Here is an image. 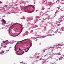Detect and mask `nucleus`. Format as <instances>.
<instances>
[{"label": "nucleus", "mask_w": 64, "mask_h": 64, "mask_svg": "<svg viewBox=\"0 0 64 64\" xmlns=\"http://www.w3.org/2000/svg\"><path fill=\"white\" fill-rule=\"evenodd\" d=\"M30 45H31V44H30Z\"/></svg>", "instance_id": "49530a36"}, {"label": "nucleus", "mask_w": 64, "mask_h": 64, "mask_svg": "<svg viewBox=\"0 0 64 64\" xmlns=\"http://www.w3.org/2000/svg\"><path fill=\"white\" fill-rule=\"evenodd\" d=\"M2 52H0V54H2Z\"/></svg>", "instance_id": "bb28decb"}, {"label": "nucleus", "mask_w": 64, "mask_h": 64, "mask_svg": "<svg viewBox=\"0 0 64 64\" xmlns=\"http://www.w3.org/2000/svg\"><path fill=\"white\" fill-rule=\"evenodd\" d=\"M40 44H41V43H40Z\"/></svg>", "instance_id": "ea45409f"}, {"label": "nucleus", "mask_w": 64, "mask_h": 64, "mask_svg": "<svg viewBox=\"0 0 64 64\" xmlns=\"http://www.w3.org/2000/svg\"><path fill=\"white\" fill-rule=\"evenodd\" d=\"M18 50H21V48H19L18 49Z\"/></svg>", "instance_id": "b1692460"}, {"label": "nucleus", "mask_w": 64, "mask_h": 64, "mask_svg": "<svg viewBox=\"0 0 64 64\" xmlns=\"http://www.w3.org/2000/svg\"><path fill=\"white\" fill-rule=\"evenodd\" d=\"M1 3H2V2L1 1H0V4H1Z\"/></svg>", "instance_id": "4468645a"}, {"label": "nucleus", "mask_w": 64, "mask_h": 64, "mask_svg": "<svg viewBox=\"0 0 64 64\" xmlns=\"http://www.w3.org/2000/svg\"><path fill=\"white\" fill-rule=\"evenodd\" d=\"M50 48H51V49H53V48H54V46L52 47H50Z\"/></svg>", "instance_id": "9b49d317"}, {"label": "nucleus", "mask_w": 64, "mask_h": 64, "mask_svg": "<svg viewBox=\"0 0 64 64\" xmlns=\"http://www.w3.org/2000/svg\"><path fill=\"white\" fill-rule=\"evenodd\" d=\"M46 56V55L44 56V57H45V56Z\"/></svg>", "instance_id": "c9c22d12"}, {"label": "nucleus", "mask_w": 64, "mask_h": 64, "mask_svg": "<svg viewBox=\"0 0 64 64\" xmlns=\"http://www.w3.org/2000/svg\"><path fill=\"white\" fill-rule=\"evenodd\" d=\"M4 48H6V46H4Z\"/></svg>", "instance_id": "a878e982"}, {"label": "nucleus", "mask_w": 64, "mask_h": 64, "mask_svg": "<svg viewBox=\"0 0 64 64\" xmlns=\"http://www.w3.org/2000/svg\"><path fill=\"white\" fill-rule=\"evenodd\" d=\"M28 39H25V40H28Z\"/></svg>", "instance_id": "473e14b6"}, {"label": "nucleus", "mask_w": 64, "mask_h": 64, "mask_svg": "<svg viewBox=\"0 0 64 64\" xmlns=\"http://www.w3.org/2000/svg\"><path fill=\"white\" fill-rule=\"evenodd\" d=\"M60 22H62V20H60Z\"/></svg>", "instance_id": "cd10ccee"}, {"label": "nucleus", "mask_w": 64, "mask_h": 64, "mask_svg": "<svg viewBox=\"0 0 64 64\" xmlns=\"http://www.w3.org/2000/svg\"><path fill=\"white\" fill-rule=\"evenodd\" d=\"M10 48H11V47H10Z\"/></svg>", "instance_id": "e433bc0d"}, {"label": "nucleus", "mask_w": 64, "mask_h": 64, "mask_svg": "<svg viewBox=\"0 0 64 64\" xmlns=\"http://www.w3.org/2000/svg\"><path fill=\"white\" fill-rule=\"evenodd\" d=\"M29 48H30V47L29 48H28V49H29Z\"/></svg>", "instance_id": "f704fd0d"}, {"label": "nucleus", "mask_w": 64, "mask_h": 64, "mask_svg": "<svg viewBox=\"0 0 64 64\" xmlns=\"http://www.w3.org/2000/svg\"><path fill=\"white\" fill-rule=\"evenodd\" d=\"M29 6H30V5L27 6V7H29Z\"/></svg>", "instance_id": "2f4dec72"}, {"label": "nucleus", "mask_w": 64, "mask_h": 64, "mask_svg": "<svg viewBox=\"0 0 64 64\" xmlns=\"http://www.w3.org/2000/svg\"><path fill=\"white\" fill-rule=\"evenodd\" d=\"M2 53H4V51H5L2 50Z\"/></svg>", "instance_id": "f8f14e48"}, {"label": "nucleus", "mask_w": 64, "mask_h": 64, "mask_svg": "<svg viewBox=\"0 0 64 64\" xmlns=\"http://www.w3.org/2000/svg\"><path fill=\"white\" fill-rule=\"evenodd\" d=\"M58 45H60V44H58Z\"/></svg>", "instance_id": "37998d69"}, {"label": "nucleus", "mask_w": 64, "mask_h": 64, "mask_svg": "<svg viewBox=\"0 0 64 64\" xmlns=\"http://www.w3.org/2000/svg\"><path fill=\"white\" fill-rule=\"evenodd\" d=\"M43 52H45V50H44Z\"/></svg>", "instance_id": "393cba45"}, {"label": "nucleus", "mask_w": 64, "mask_h": 64, "mask_svg": "<svg viewBox=\"0 0 64 64\" xmlns=\"http://www.w3.org/2000/svg\"><path fill=\"white\" fill-rule=\"evenodd\" d=\"M24 41V40H22V41H20V42H23V41Z\"/></svg>", "instance_id": "5701e85b"}, {"label": "nucleus", "mask_w": 64, "mask_h": 64, "mask_svg": "<svg viewBox=\"0 0 64 64\" xmlns=\"http://www.w3.org/2000/svg\"><path fill=\"white\" fill-rule=\"evenodd\" d=\"M32 6H33H33L32 5H30Z\"/></svg>", "instance_id": "c756f323"}, {"label": "nucleus", "mask_w": 64, "mask_h": 64, "mask_svg": "<svg viewBox=\"0 0 64 64\" xmlns=\"http://www.w3.org/2000/svg\"><path fill=\"white\" fill-rule=\"evenodd\" d=\"M44 60V58H40V60Z\"/></svg>", "instance_id": "9d476101"}, {"label": "nucleus", "mask_w": 64, "mask_h": 64, "mask_svg": "<svg viewBox=\"0 0 64 64\" xmlns=\"http://www.w3.org/2000/svg\"><path fill=\"white\" fill-rule=\"evenodd\" d=\"M60 24H59L58 25V26H60Z\"/></svg>", "instance_id": "f3484780"}, {"label": "nucleus", "mask_w": 64, "mask_h": 64, "mask_svg": "<svg viewBox=\"0 0 64 64\" xmlns=\"http://www.w3.org/2000/svg\"><path fill=\"white\" fill-rule=\"evenodd\" d=\"M16 45L15 46H14V48H15V51H16L17 50H16Z\"/></svg>", "instance_id": "6e6552de"}, {"label": "nucleus", "mask_w": 64, "mask_h": 64, "mask_svg": "<svg viewBox=\"0 0 64 64\" xmlns=\"http://www.w3.org/2000/svg\"><path fill=\"white\" fill-rule=\"evenodd\" d=\"M20 26H21V28H23V26H22L21 24H20Z\"/></svg>", "instance_id": "ddd939ff"}, {"label": "nucleus", "mask_w": 64, "mask_h": 64, "mask_svg": "<svg viewBox=\"0 0 64 64\" xmlns=\"http://www.w3.org/2000/svg\"><path fill=\"white\" fill-rule=\"evenodd\" d=\"M22 63H23V62H22Z\"/></svg>", "instance_id": "a19ab883"}, {"label": "nucleus", "mask_w": 64, "mask_h": 64, "mask_svg": "<svg viewBox=\"0 0 64 64\" xmlns=\"http://www.w3.org/2000/svg\"><path fill=\"white\" fill-rule=\"evenodd\" d=\"M56 22V23H57V22Z\"/></svg>", "instance_id": "79ce46f5"}, {"label": "nucleus", "mask_w": 64, "mask_h": 64, "mask_svg": "<svg viewBox=\"0 0 64 64\" xmlns=\"http://www.w3.org/2000/svg\"><path fill=\"white\" fill-rule=\"evenodd\" d=\"M8 42V40H6V41H5L6 42Z\"/></svg>", "instance_id": "a211bd4d"}, {"label": "nucleus", "mask_w": 64, "mask_h": 64, "mask_svg": "<svg viewBox=\"0 0 64 64\" xmlns=\"http://www.w3.org/2000/svg\"><path fill=\"white\" fill-rule=\"evenodd\" d=\"M44 9H45V8H42V10H44Z\"/></svg>", "instance_id": "412c9836"}, {"label": "nucleus", "mask_w": 64, "mask_h": 64, "mask_svg": "<svg viewBox=\"0 0 64 64\" xmlns=\"http://www.w3.org/2000/svg\"><path fill=\"white\" fill-rule=\"evenodd\" d=\"M16 51H17V53H16V54H17V55H22V54H23L24 53V51L23 50L19 51H17L16 50Z\"/></svg>", "instance_id": "f257e3e1"}, {"label": "nucleus", "mask_w": 64, "mask_h": 64, "mask_svg": "<svg viewBox=\"0 0 64 64\" xmlns=\"http://www.w3.org/2000/svg\"><path fill=\"white\" fill-rule=\"evenodd\" d=\"M56 12H57V11H56ZM57 12H56V13H57Z\"/></svg>", "instance_id": "c85d7f7f"}, {"label": "nucleus", "mask_w": 64, "mask_h": 64, "mask_svg": "<svg viewBox=\"0 0 64 64\" xmlns=\"http://www.w3.org/2000/svg\"><path fill=\"white\" fill-rule=\"evenodd\" d=\"M18 43H17V44H16V45H17V44H18Z\"/></svg>", "instance_id": "7c9ffc66"}, {"label": "nucleus", "mask_w": 64, "mask_h": 64, "mask_svg": "<svg viewBox=\"0 0 64 64\" xmlns=\"http://www.w3.org/2000/svg\"><path fill=\"white\" fill-rule=\"evenodd\" d=\"M17 24H19V25H20V24H18V23H17V24L15 23L14 24V26H15V25H17Z\"/></svg>", "instance_id": "0eeeda50"}, {"label": "nucleus", "mask_w": 64, "mask_h": 64, "mask_svg": "<svg viewBox=\"0 0 64 64\" xmlns=\"http://www.w3.org/2000/svg\"><path fill=\"white\" fill-rule=\"evenodd\" d=\"M26 12H28V11L27 12H26Z\"/></svg>", "instance_id": "72a5a7b5"}, {"label": "nucleus", "mask_w": 64, "mask_h": 64, "mask_svg": "<svg viewBox=\"0 0 64 64\" xmlns=\"http://www.w3.org/2000/svg\"><path fill=\"white\" fill-rule=\"evenodd\" d=\"M2 21L4 23H6V21L4 20H2Z\"/></svg>", "instance_id": "39448f33"}, {"label": "nucleus", "mask_w": 64, "mask_h": 64, "mask_svg": "<svg viewBox=\"0 0 64 64\" xmlns=\"http://www.w3.org/2000/svg\"><path fill=\"white\" fill-rule=\"evenodd\" d=\"M35 8V7H34V10Z\"/></svg>", "instance_id": "aec40b11"}, {"label": "nucleus", "mask_w": 64, "mask_h": 64, "mask_svg": "<svg viewBox=\"0 0 64 64\" xmlns=\"http://www.w3.org/2000/svg\"><path fill=\"white\" fill-rule=\"evenodd\" d=\"M26 8V7H22L21 8V9L22 10H25Z\"/></svg>", "instance_id": "f03ea898"}, {"label": "nucleus", "mask_w": 64, "mask_h": 64, "mask_svg": "<svg viewBox=\"0 0 64 64\" xmlns=\"http://www.w3.org/2000/svg\"><path fill=\"white\" fill-rule=\"evenodd\" d=\"M47 49H45V50H47Z\"/></svg>", "instance_id": "4c0bfd02"}, {"label": "nucleus", "mask_w": 64, "mask_h": 64, "mask_svg": "<svg viewBox=\"0 0 64 64\" xmlns=\"http://www.w3.org/2000/svg\"><path fill=\"white\" fill-rule=\"evenodd\" d=\"M28 50H29V49L27 48L25 50V52H28Z\"/></svg>", "instance_id": "423d86ee"}, {"label": "nucleus", "mask_w": 64, "mask_h": 64, "mask_svg": "<svg viewBox=\"0 0 64 64\" xmlns=\"http://www.w3.org/2000/svg\"><path fill=\"white\" fill-rule=\"evenodd\" d=\"M62 59V58H59V60H61V59Z\"/></svg>", "instance_id": "2eb2a0df"}, {"label": "nucleus", "mask_w": 64, "mask_h": 64, "mask_svg": "<svg viewBox=\"0 0 64 64\" xmlns=\"http://www.w3.org/2000/svg\"><path fill=\"white\" fill-rule=\"evenodd\" d=\"M14 24H13V26H11L10 28H11V29H12V28H14Z\"/></svg>", "instance_id": "20e7f679"}, {"label": "nucleus", "mask_w": 64, "mask_h": 64, "mask_svg": "<svg viewBox=\"0 0 64 64\" xmlns=\"http://www.w3.org/2000/svg\"><path fill=\"white\" fill-rule=\"evenodd\" d=\"M9 32V33H10V31Z\"/></svg>", "instance_id": "c03bdc74"}, {"label": "nucleus", "mask_w": 64, "mask_h": 64, "mask_svg": "<svg viewBox=\"0 0 64 64\" xmlns=\"http://www.w3.org/2000/svg\"><path fill=\"white\" fill-rule=\"evenodd\" d=\"M8 42H7V44H8Z\"/></svg>", "instance_id": "a18cd8bd"}, {"label": "nucleus", "mask_w": 64, "mask_h": 64, "mask_svg": "<svg viewBox=\"0 0 64 64\" xmlns=\"http://www.w3.org/2000/svg\"><path fill=\"white\" fill-rule=\"evenodd\" d=\"M63 16V17H64V16Z\"/></svg>", "instance_id": "de8ad7c7"}, {"label": "nucleus", "mask_w": 64, "mask_h": 64, "mask_svg": "<svg viewBox=\"0 0 64 64\" xmlns=\"http://www.w3.org/2000/svg\"><path fill=\"white\" fill-rule=\"evenodd\" d=\"M50 12V10H48L47 11V12Z\"/></svg>", "instance_id": "4be33fe9"}, {"label": "nucleus", "mask_w": 64, "mask_h": 64, "mask_svg": "<svg viewBox=\"0 0 64 64\" xmlns=\"http://www.w3.org/2000/svg\"><path fill=\"white\" fill-rule=\"evenodd\" d=\"M5 42V41H4L3 42V43H5V42Z\"/></svg>", "instance_id": "6ab92c4d"}, {"label": "nucleus", "mask_w": 64, "mask_h": 64, "mask_svg": "<svg viewBox=\"0 0 64 64\" xmlns=\"http://www.w3.org/2000/svg\"><path fill=\"white\" fill-rule=\"evenodd\" d=\"M6 45H7V44H6Z\"/></svg>", "instance_id": "3c124183"}, {"label": "nucleus", "mask_w": 64, "mask_h": 64, "mask_svg": "<svg viewBox=\"0 0 64 64\" xmlns=\"http://www.w3.org/2000/svg\"><path fill=\"white\" fill-rule=\"evenodd\" d=\"M28 11H29L28 10Z\"/></svg>", "instance_id": "8fccbe9b"}, {"label": "nucleus", "mask_w": 64, "mask_h": 64, "mask_svg": "<svg viewBox=\"0 0 64 64\" xmlns=\"http://www.w3.org/2000/svg\"><path fill=\"white\" fill-rule=\"evenodd\" d=\"M17 29V28H16V29Z\"/></svg>", "instance_id": "09e8293b"}, {"label": "nucleus", "mask_w": 64, "mask_h": 64, "mask_svg": "<svg viewBox=\"0 0 64 64\" xmlns=\"http://www.w3.org/2000/svg\"><path fill=\"white\" fill-rule=\"evenodd\" d=\"M61 29L62 30V31L64 30V27H62V28Z\"/></svg>", "instance_id": "1a4fd4ad"}, {"label": "nucleus", "mask_w": 64, "mask_h": 64, "mask_svg": "<svg viewBox=\"0 0 64 64\" xmlns=\"http://www.w3.org/2000/svg\"><path fill=\"white\" fill-rule=\"evenodd\" d=\"M22 31H23V28H22L20 32V33H19L17 35H16V36H18V35H19L20 34V33H21L22 32Z\"/></svg>", "instance_id": "7ed1b4c3"}, {"label": "nucleus", "mask_w": 64, "mask_h": 64, "mask_svg": "<svg viewBox=\"0 0 64 64\" xmlns=\"http://www.w3.org/2000/svg\"><path fill=\"white\" fill-rule=\"evenodd\" d=\"M62 4H64V3H62Z\"/></svg>", "instance_id": "58836bf2"}, {"label": "nucleus", "mask_w": 64, "mask_h": 64, "mask_svg": "<svg viewBox=\"0 0 64 64\" xmlns=\"http://www.w3.org/2000/svg\"><path fill=\"white\" fill-rule=\"evenodd\" d=\"M58 55H61V54H60V53H59L58 54Z\"/></svg>", "instance_id": "dca6fc26"}]
</instances>
